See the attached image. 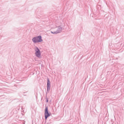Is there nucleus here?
Masks as SVG:
<instances>
[{"label": "nucleus", "mask_w": 124, "mask_h": 124, "mask_svg": "<svg viewBox=\"0 0 124 124\" xmlns=\"http://www.w3.org/2000/svg\"><path fill=\"white\" fill-rule=\"evenodd\" d=\"M32 40L34 43H38V42H42V41H43L41 36H38L37 37H34Z\"/></svg>", "instance_id": "f257e3e1"}, {"label": "nucleus", "mask_w": 124, "mask_h": 124, "mask_svg": "<svg viewBox=\"0 0 124 124\" xmlns=\"http://www.w3.org/2000/svg\"><path fill=\"white\" fill-rule=\"evenodd\" d=\"M35 51L36 57H37V58H40L41 56V53L40 52V50H39V48L37 47H36L35 48Z\"/></svg>", "instance_id": "f03ea898"}, {"label": "nucleus", "mask_w": 124, "mask_h": 124, "mask_svg": "<svg viewBox=\"0 0 124 124\" xmlns=\"http://www.w3.org/2000/svg\"><path fill=\"white\" fill-rule=\"evenodd\" d=\"M62 31V28H59V31H51V33H53L54 34H57V33H60Z\"/></svg>", "instance_id": "20e7f679"}, {"label": "nucleus", "mask_w": 124, "mask_h": 124, "mask_svg": "<svg viewBox=\"0 0 124 124\" xmlns=\"http://www.w3.org/2000/svg\"><path fill=\"white\" fill-rule=\"evenodd\" d=\"M47 102H48V100L47 101Z\"/></svg>", "instance_id": "423d86ee"}, {"label": "nucleus", "mask_w": 124, "mask_h": 124, "mask_svg": "<svg viewBox=\"0 0 124 124\" xmlns=\"http://www.w3.org/2000/svg\"><path fill=\"white\" fill-rule=\"evenodd\" d=\"M45 117L46 120H47V118L48 117H50V114H49V112H48V108L47 107H46L45 109Z\"/></svg>", "instance_id": "7ed1b4c3"}, {"label": "nucleus", "mask_w": 124, "mask_h": 124, "mask_svg": "<svg viewBox=\"0 0 124 124\" xmlns=\"http://www.w3.org/2000/svg\"><path fill=\"white\" fill-rule=\"evenodd\" d=\"M47 90L50 89V79L49 78H47Z\"/></svg>", "instance_id": "39448f33"}]
</instances>
